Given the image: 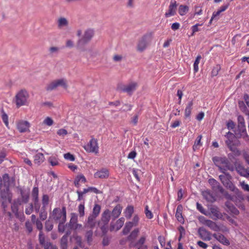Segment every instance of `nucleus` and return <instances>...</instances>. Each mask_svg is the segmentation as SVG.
<instances>
[{"mask_svg": "<svg viewBox=\"0 0 249 249\" xmlns=\"http://www.w3.org/2000/svg\"><path fill=\"white\" fill-rule=\"evenodd\" d=\"M215 165L218 167L220 172L225 173L227 170L232 171L233 167L226 157H214L212 159Z\"/></svg>", "mask_w": 249, "mask_h": 249, "instance_id": "7ed1b4c3", "label": "nucleus"}, {"mask_svg": "<svg viewBox=\"0 0 249 249\" xmlns=\"http://www.w3.org/2000/svg\"><path fill=\"white\" fill-rule=\"evenodd\" d=\"M145 214L146 217H147L148 219H151L153 217V213L150 210H148V207L147 205L145 207Z\"/></svg>", "mask_w": 249, "mask_h": 249, "instance_id": "864d4df0", "label": "nucleus"}, {"mask_svg": "<svg viewBox=\"0 0 249 249\" xmlns=\"http://www.w3.org/2000/svg\"><path fill=\"white\" fill-rule=\"evenodd\" d=\"M69 26V21L64 17H60L57 20V27L59 29H61Z\"/></svg>", "mask_w": 249, "mask_h": 249, "instance_id": "5701e85b", "label": "nucleus"}, {"mask_svg": "<svg viewBox=\"0 0 249 249\" xmlns=\"http://www.w3.org/2000/svg\"><path fill=\"white\" fill-rule=\"evenodd\" d=\"M92 230H89L87 231L86 234V237L87 238V241L89 245H91V243L92 241Z\"/></svg>", "mask_w": 249, "mask_h": 249, "instance_id": "79ce46f5", "label": "nucleus"}, {"mask_svg": "<svg viewBox=\"0 0 249 249\" xmlns=\"http://www.w3.org/2000/svg\"><path fill=\"white\" fill-rule=\"evenodd\" d=\"M152 34L147 33L144 35L139 40H138L137 49L140 53L145 50L146 47L150 44L152 40Z\"/></svg>", "mask_w": 249, "mask_h": 249, "instance_id": "423d86ee", "label": "nucleus"}, {"mask_svg": "<svg viewBox=\"0 0 249 249\" xmlns=\"http://www.w3.org/2000/svg\"><path fill=\"white\" fill-rule=\"evenodd\" d=\"M136 225L132 224L130 222H127L125 223L124 227L123 228L122 233L124 235L128 234L133 227Z\"/></svg>", "mask_w": 249, "mask_h": 249, "instance_id": "c85d7f7f", "label": "nucleus"}, {"mask_svg": "<svg viewBox=\"0 0 249 249\" xmlns=\"http://www.w3.org/2000/svg\"><path fill=\"white\" fill-rule=\"evenodd\" d=\"M0 197L2 199V206L4 211H5V209L7 207L8 203H11V199H12V194L10 192V189L8 186L2 185V179L0 177Z\"/></svg>", "mask_w": 249, "mask_h": 249, "instance_id": "f03ea898", "label": "nucleus"}, {"mask_svg": "<svg viewBox=\"0 0 249 249\" xmlns=\"http://www.w3.org/2000/svg\"><path fill=\"white\" fill-rule=\"evenodd\" d=\"M221 13H222V12L218 10H217L216 12H214L213 13V14H212V16L211 17V20H213L214 19H217L218 18L217 17L219 16Z\"/></svg>", "mask_w": 249, "mask_h": 249, "instance_id": "69168bd1", "label": "nucleus"}, {"mask_svg": "<svg viewBox=\"0 0 249 249\" xmlns=\"http://www.w3.org/2000/svg\"><path fill=\"white\" fill-rule=\"evenodd\" d=\"M133 212V207L131 205L128 206L126 208H125L124 212L125 217L127 219H129L130 217H132Z\"/></svg>", "mask_w": 249, "mask_h": 249, "instance_id": "c756f323", "label": "nucleus"}, {"mask_svg": "<svg viewBox=\"0 0 249 249\" xmlns=\"http://www.w3.org/2000/svg\"><path fill=\"white\" fill-rule=\"evenodd\" d=\"M210 213L212 215V218L213 219L217 220L220 219L223 217V215L221 212H220L219 209L215 206L211 207L209 209Z\"/></svg>", "mask_w": 249, "mask_h": 249, "instance_id": "a211bd4d", "label": "nucleus"}, {"mask_svg": "<svg viewBox=\"0 0 249 249\" xmlns=\"http://www.w3.org/2000/svg\"><path fill=\"white\" fill-rule=\"evenodd\" d=\"M235 170L242 177H246L247 176V171L241 165H235Z\"/></svg>", "mask_w": 249, "mask_h": 249, "instance_id": "473e14b6", "label": "nucleus"}, {"mask_svg": "<svg viewBox=\"0 0 249 249\" xmlns=\"http://www.w3.org/2000/svg\"><path fill=\"white\" fill-rule=\"evenodd\" d=\"M177 4L176 0H171L170 5L168 7V10L165 14L166 18L174 16L176 14Z\"/></svg>", "mask_w": 249, "mask_h": 249, "instance_id": "2eb2a0df", "label": "nucleus"}, {"mask_svg": "<svg viewBox=\"0 0 249 249\" xmlns=\"http://www.w3.org/2000/svg\"><path fill=\"white\" fill-rule=\"evenodd\" d=\"M137 86V83L133 82L128 85H120L118 86L117 89L120 92H126L131 95L132 92L136 90Z\"/></svg>", "mask_w": 249, "mask_h": 249, "instance_id": "6e6552de", "label": "nucleus"}, {"mask_svg": "<svg viewBox=\"0 0 249 249\" xmlns=\"http://www.w3.org/2000/svg\"><path fill=\"white\" fill-rule=\"evenodd\" d=\"M56 133H57V134L59 136L64 137L67 134V131L64 128H61V129H59L57 131V132H56Z\"/></svg>", "mask_w": 249, "mask_h": 249, "instance_id": "052dcab7", "label": "nucleus"}, {"mask_svg": "<svg viewBox=\"0 0 249 249\" xmlns=\"http://www.w3.org/2000/svg\"><path fill=\"white\" fill-rule=\"evenodd\" d=\"M97 216V215H89L88 217L86 227L91 229L94 228L95 225V219Z\"/></svg>", "mask_w": 249, "mask_h": 249, "instance_id": "b1692460", "label": "nucleus"}, {"mask_svg": "<svg viewBox=\"0 0 249 249\" xmlns=\"http://www.w3.org/2000/svg\"><path fill=\"white\" fill-rule=\"evenodd\" d=\"M109 176V172L107 169L105 168L97 170L94 174L95 178H107Z\"/></svg>", "mask_w": 249, "mask_h": 249, "instance_id": "dca6fc26", "label": "nucleus"}, {"mask_svg": "<svg viewBox=\"0 0 249 249\" xmlns=\"http://www.w3.org/2000/svg\"><path fill=\"white\" fill-rule=\"evenodd\" d=\"M71 218L70 220V223L71 225H74V224L77 223V215L76 213H71Z\"/></svg>", "mask_w": 249, "mask_h": 249, "instance_id": "de8ad7c7", "label": "nucleus"}, {"mask_svg": "<svg viewBox=\"0 0 249 249\" xmlns=\"http://www.w3.org/2000/svg\"><path fill=\"white\" fill-rule=\"evenodd\" d=\"M201 58V56L200 55H198L196 56V60H195L194 63V71L195 72H196L197 71H198V64Z\"/></svg>", "mask_w": 249, "mask_h": 249, "instance_id": "37998d69", "label": "nucleus"}, {"mask_svg": "<svg viewBox=\"0 0 249 249\" xmlns=\"http://www.w3.org/2000/svg\"><path fill=\"white\" fill-rule=\"evenodd\" d=\"M140 232V230L138 228L135 229L132 232H130V235L127 237V240L129 241H132L135 239V238L137 237L139 232Z\"/></svg>", "mask_w": 249, "mask_h": 249, "instance_id": "c9c22d12", "label": "nucleus"}, {"mask_svg": "<svg viewBox=\"0 0 249 249\" xmlns=\"http://www.w3.org/2000/svg\"><path fill=\"white\" fill-rule=\"evenodd\" d=\"M84 149L89 153L97 154L99 153V146H98L97 141L94 138H92L84 147Z\"/></svg>", "mask_w": 249, "mask_h": 249, "instance_id": "9d476101", "label": "nucleus"}, {"mask_svg": "<svg viewBox=\"0 0 249 249\" xmlns=\"http://www.w3.org/2000/svg\"><path fill=\"white\" fill-rule=\"evenodd\" d=\"M227 137L228 140L226 141V143L229 148L230 151H232V153L235 156H239L241 154V152L238 148L235 147L234 146H238L240 144L239 141H237L234 143L232 142V139H235L234 134L232 133L229 132L227 133Z\"/></svg>", "mask_w": 249, "mask_h": 249, "instance_id": "39448f33", "label": "nucleus"}, {"mask_svg": "<svg viewBox=\"0 0 249 249\" xmlns=\"http://www.w3.org/2000/svg\"><path fill=\"white\" fill-rule=\"evenodd\" d=\"M44 160V157L42 153H38L34 156V163L38 165L42 163Z\"/></svg>", "mask_w": 249, "mask_h": 249, "instance_id": "393cba45", "label": "nucleus"}, {"mask_svg": "<svg viewBox=\"0 0 249 249\" xmlns=\"http://www.w3.org/2000/svg\"><path fill=\"white\" fill-rule=\"evenodd\" d=\"M112 215L110 214V211L108 209H106L102 214L101 222L104 225H107Z\"/></svg>", "mask_w": 249, "mask_h": 249, "instance_id": "aec40b11", "label": "nucleus"}, {"mask_svg": "<svg viewBox=\"0 0 249 249\" xmlns=\"http://www.w3.org/2000/svg\"><path fill=\"white\" fill-rule=\"evenodd\" d=\"M202 23H201V24L196 23L195 25L192 26V27H191L192 33H191V36H194L196 33L197 32H199V29L198 28V27L202 26Z\"/></svg>", "mask_w": 249, "mask_h": 249, "instance_id": "a18cd8bd", "label": "nucleus"}, {"mask_svg": "<svg viewBox=\"0 0 249 249\" xmlns=\"http://www.w3.org/2000/svg\"><path fill=\"white\" fill-rule=\"evenodd\" d=\"M125 219L124 217H120L116 222H111L110 224L109 230L111 231H117L122 228L124 223Z\"/></svg>", "mask_w": 249, "mask_h": 249, "instance_id": "ddd939ff", "label": "nucleus"}, {"mask_svg": "<svg viewBox=\"0 0 249 249\" xmlns=\"http://www.w3.org/2000/svg\"><path fill=\"white\" fill-rule=\"evenodd\" d=\"M122 211V207L120 204H118L114 207L111 213V215L113 219H115L119 217L121 212Z\"/></svg>", "mask_w": 249, "mask_h": 249, "instance_id": "412c9836", "label": "nucleus"}, {"mask_svg": "<svg viewBox=\"0 0 249 249\" xmlns=\"http://www.w3.org/2000/svg\"><path fill=\"white\" fill-rule=\"evenodd\" d=\"M61 86L64 89H67L68 85L66 79H58L54 80L49 84H47L46 87V89L48 91H51L53 89H56L58 87Z\"/></svg>", "mask_w": 249, "mask_h": 249, "instance_id": "0eeeda50", "label": "nucleus"}, {"mask_svg": "<svg viewBox=\"0 0 249 249\" xmlns=\"http://www.w3.org/2000/svg\"><path fill=\"white\" fill-rule=\"evenodd\" d=\"M145 242V237L144 236H142L140 237V239L138 240L137 243L135 244V247H139L144 246L143 244Z\"/></svg>", "mask_w": 249, "mask_h": 249, "instance_id": "6e6d98bb", "label": "nucleus"}, {"mask_svg": "<svg viewBox=\"0 0 249 249\" xmlns=\"http://www.w3.org/2000/svg\"><path fill=\"white\" fill-rule=\"evenodd\" d=\"M33 212V204L32 203H31L28 207L26 208L25 209V213L27 215L30 214L31 213H32Z\"/></svg>", "mask_w": 249, "mask_h": 249, "instance_id": "4d7b16f0", "label": "nucleus"}, {"mask_svg": "<svg viewBox=\"0 0 249 249\" xmlns=\"http://www.w3.org/2000/svg\"><path fill=\"white\" fill-rule=\"evenodd\" d=\"M53 225L50 219L46 221L45 222V229L47 231H50L53 229Z\"/></svg>", "mask_w": 249, "mask_h": 249, "instance_id": "a19ab883", "label": "nucleus"}, {"mask_svg": "<svg viewBox=\"0 0 249 249\" xmlns=\"http://www.w3.org/2000/svg\"><path fill=\"white\" fill-rule=\"evenodd\" d=\"M61 248L62 249H67V241L66 237L63 236L61 240Z\"/></svg>", "mask_w": 249, "mask_h": 249, "instance_id": "5fc2aeb1", "label": "nucleus"}, {"mask_svg": "<svg viewBox=\"0 0 249 249\" xmlns=\"http://www.w3.org/2000/svg\"><path fill=\"white\" fill-rule=\"evenodd\" d=\"M47 216V212L46 210V208L41 207L40 213H39V217L42 221L46 219Z\"/></svg>", "mask_w": 249, "mask_h": 249, "instance_id": "58836bf2", "label": "nucleus"}, {"mask_svg": "<svg viewBox=\"0 0 249 249\" xmlns=\"http://www.w3.org/2000/svg\"><path fill=\"white\" fill-rule=\"evenodd\" d=\"M113 61L114 62H120L123 59V56L121 54H115L112 58Z\"/></svg>", "mask_w": 249, "mask_h": 249, "instance_id": "bf43d9fd", "label": "nucleus"}, {"mask_svg": "<svg viewBox=\"0 0 249 249\" xmlns=\"http://www.w3.org/2000/svg\"><path fill=\"white\" fill-rule=\"evenodd\" d=\"M202 138L201 135H199L197 137L196 141H195L194 144L193 145V149L194 151H196L199 149V148L201 146V140Z\"/></svg>", "mask_w": 249, "mask_h": 249, "instance_id": "e433bc0d", "label": "nucleus"}, {"mask_svg": "<svg viewBox=\"0 0 249 249\" xmlns=\"http://www.w3.org/2000/svg\"><path fill=\"white\" fill-rule=\"evenodd\" d=\"M94 31L91 29H86L84 31V35L78 41V44H86L89 42L94 36Z\"/></svg>", "mask_w": 249, "mask_h": 249, "instance_id": "1a4fd4ad", "label": "nucleus"}, {"mask_svg": "<svg viewBox=\"0 0 249 249\" xmlns=\"http://www.w3.org/2000/svg\"><path fill=\"white\" fill-rule=\"evenodd\" d=\"M25 228L29 233H30L33 231V225H32L31 222L29 221H26Z\"/></svg>", "mask_w": 249, "mask_h": 249, "instance_id": "13d9d810", "label": "nucleus"}, {"mask_svg": "<svg viewBox=\"0 0 249 249\" xmlns=\"http://www.w3.org/2000/svg\"><path fill=\"white\" fill-rule=\"evenodd\" d=\"M64 158L66 160H69L71 161H74L75 160V158L74 157V155L72 154H71V153H67L65 154L64 155Z\"/></svg>", "mask_w": 249, "mask_h": 249, "instance_id": "8fccbe9b", "label": "nucleus"}, {"mask_svg": "<svg viewBox=\"0 0 249 249\" xmlns=\"http://www.w3.org/2000/svg\"><path fill=\"white\" fill-rule=\"evenodd\" d=\"M199 220L200 221L201 224L207 226L209 227V228L211 229V230L217 232L220 230L219 226H218L216 223L212 220L207 219L204 217H199Z\"/></svg>", "mask_w": 249, "mask_h": 249, "instance_id": "9b49d317", "label": "nucleus"}, {"mask_svg": "<svg viewBox=\"0 0 249 249\" xmlns=\"http://www.w3.org/2000/svg\"><path fill=\"white\" fill-rule=\"evenodd\" d=\"M78 212L80 217H83L85 215V206L84 202L79 204L78 207Z\"/></svg>", "mask_w": 249, "mask_h": 249, "instance_id": "4c0bfd02", "label": "nucleus"}, {"mask_svg": "<svg viewBox=\"0 0 249 249\" xmlns=\"http://www.w3.org/2000/svg\"><path fill=\"white\" fill-rule=\"evenodd\" d=\"M213 237L218 241L219 242L225 246H228L230 245L229 240L223 234L221 233H213Z\"/></svg>", "mask_w": 249, "mask_h": 249, "instance_id": "f3484780", "label": "nucleus"}, {"mask_svg": "<svg viewBox=\"0 0 249 249\" xmlns=\"http://www.w3.org/2000/svg\"><path fill=\"white\" fill-rule=\"evenodd\" d=\"M30 124L25 120H19L17 123V128L18 132L25 133L29 131Z\"/></svg>", "mask_w": 249, "mask_h": 249, "instance_id": "4468645a", "label": "nucleus"}, {"mask_svg": "<svg viewBox=\"0 0 249 249\" xmlns=\"http://www.w3.org/2000/svg\"><path fill=\"white\" fill-rule=\"evenodd\" d=\"M86 181V178H85L83 175L81 174L76 176L74 181V184L76 187L78 188L80 186V182L85 183Z\"/></svg>", "mask_w": 249, "mask_h": 249, "instance_id": "bb28decb", "label": "nucleus"}, {"mask_svg": "<svg viewBox=\"0 0 249 249\" xmlns=\"http://www.w3.org/2000/svg\"><path fill=\"white\" fill-rule=\"evenodd\" d=\"M20 195H21V199H19L21 201V203H26L28 202L29 200V193L25 192V191L21 189L20 190Z\"/></svg>", "mask_w": 249, "mask_h": 249, "instance_id": "72a5a7b5", "label": "nucleus"}, {"mask_svg": "<svg viewBox=\"0 0 249 249\" xmlns=\"http://www.w3.org/2000/svg\"><path fill=\"white\" fill-rule=\"evenodd\" d=\"M140 220V218H139L138 215H135L133 216L132 219V221H130L131 223L133 225L138 226L139 221Z\"/></svg>", "mask_w": 249, "mask_h": 249, "instance_id": "e2e57ef3", "label": "nucleus"}, {"mask_svg": "<svg viewBox=\"0 0 249 249\" xmlns=\"http://www.w3.org/2000/svg\"><path fill=\"white\" fill-rule=\"evenodd\" d=\"M189 11V7L188 6L181 4L178 7V12L179 15L184 16Z\"/></svg>", "mask_w": 249, "mask_h": 249, "instance_id": "f704fd0d", "label": "nucleus"}, {"mask_svg": "<svg viewBox=\"0 0 249 249\" xmlns=\"http://www.w3.org/2000/svg\"><path fill=\"white\" fill-rule=\"evenodd\" d=\"M51 219L56 222L62 221V223H65L66 221V207H62V209L59 208L53 209V212L49 217V219Z\"/></svg>", "mask_w": 249, "mask_h": 249, "instance_id": "20e7f679", "label": "nucleus"}, {"mask_svg": "<svg viewBox=\"0 0 249 249\" xmlns=\"http://www.w3.org/2000/svg\"><path fill=\"white\" fill-rule=\"evenodd\" d=\"M192 106H193V101H191L187 104L185 110V116L186 118L191 116Z\"/></svg>", "mask_w": 249, "mask_h": 249, "instance_id": "2f4dec72", "label": "nucleus"}, {"mask_svg": "<svg viewBox=\"0 0 249 249\" xmlns=\"http://www.w3.org/2000/svg\"><path fill=\"white\" fill-rule=\"evenodd\" d=\"M178 230L180 232V236H179L178 240L180 241L182 238V235L185 233V230L182 226H180L178 227Z\"/></svg>", "mask_w": 249, "mask_h": 249, "instance_id": "0e129e2a", "label": "nucleus"}, {"mask_svg": "<svg viewBox=\"0 0 249 249\" xmlns=\"http://www.w3.org/2000/svg\"><path fill=\"white\" fill-rule=\"evenodd\" d=\"M29 94L28 91L23 89H21L16 93L14 102L17 107L27 106L29 103Z\"/></svg>", "mask_w": 249, "mask_h": 249, "instance_id": "f257e3e1", "label": "nucleus"}, {"mask_svg": "<svg viewBox=\"0 0 249 249\" xmlns=\"http://www.w3.org/2000/svg\"><path fill=\"white\" fill-rule=\"evenodd\" d=\"M220 70V67L219 65H216L215 67H214L212 71V76L213 77L217 76Z\"/></svg>", "mask_w": 249, "mask_h": 249, "instance_id": "603ef678", "label": "nucleus"}, {"mask_svg": "<svg viewBox=\"0 0 249 249\" xmlns=\"http://www.w3.org/2000/svg\"><path fill=\"white\" fill-rule=\"evenodd\" d=\"M32 197L33 198V200H36V201L38 199V188L37 187H34L32 190Z\"/></svg>", "mask_w": 249, "mask_h": 249, "instance_id": "c03bdc74", "label": "nucleus"}, {"mask_svg": "<svg viewBox=\"0 0 249 249\" xmlns=\"http://www.w3.org/2000/svg\"><path fill=\"white\" fill-rule=\"evenodd\" d=\"M49 203V196L48 195H44L42 196V204L44 208H46Z\"/></svg>", "mask_w": 249, "mask_h": 249, "instance_id": "3c124183", "label": "nucleus"}, {"mask_svg": "<svg viewBox=\"0 0 249 249\" xmlns=\"http://www.w3.org/2000/svg\"><path fill=\"white\" fill-rule=\"evenodd\" d=\"M183 95V93H182V91L180 89H178V92H177V96H178V104L179 105L181 104V98Z\"/></svg>", "mask_w": 249, "mask_h": 249, "instance_id": "680f3d73", "label": "nucleus"}, {"mask_svg": "<svg viewBox=\"0 0 249 249\" xmlns=\"http://www.w3.org/2000/svg\"><path fill=\"white\" fill-rule=\"evenodd\" d=\"M223 174L224 175H221L219 176L220 180L221 181L222 184H223L224 186L229 187L230 189H232V187H234V186L230 181L231 179V176H230V174L226 173V172H225V173Z\"/></svg>", "mask_w": 249, "mask_h": 249, "instance_id": "f8f14e48", "label": "nucleus"}, {"mask_svg": "<svg viewBox=\"0 0 249 249\" xmlns=\"http://www.w3.org/2000/svg\"><path fill=\"white\" fill-rule=\"evenodd\" d=\"M226 206L229 212L235 215H237L239 214V211L236 209L234 205L229 202L226 203Z\"/></svg>", "mask_w": 249, "mask_h": 249, "instance_id": "a878e982", "label": "nucleus"}, {"mask_svg": "<svg viewBox=\"0 0 249 249\" xmlns=\"http://www.w3.org/2000/svg\"><path fill=\"white\" fill-rule=\"evenodd\" d=\"M43 123L44 124L50 126L53 125V120L51 117H47Z\"/></svg>", "mask_w": 249, "mask_h": 249, "instance_id": "49530a36", "label": "nucleus"}, {"mask_svg": "<svg viewBox=\"0 0 249 249\" xmlns=\"http://www.w3.org/2000/svg\"><path fill=\"white\" fill-rule=\"evenodd\" d=\"M198 232L199 237L202 240L209 241L211 240V236L209 231L202 228H199Z\"/></svg>", "mask_w": 249, "mask_h": 249, "instance_id": "6ab92c4d", "label": "nucleus"}, {"mask_svg": "<svg viewBox=\"0 0 249 249\" xmlns=\"http://www.w3.org/2000/svg\"><path fill=\"white\" fill-rule=\"evenodd\" d=\"M202 196L207 201L213 202L214 200V197L209 191L203 192Z\"/></svg>", "mask_w": 249, "mask_h": 249, "instance_id": "7c9ffc66", "label": "nucleus"}, {"mask_svg": "<svg viewBox=\"0 0 249 249\" xmlns=\"http://www.w3.org/2000/svg\"><path fill=\"white\" fill-rule=\"evenodd\" d=\"M180 27V24L178 22H175L171 25V28L173 31H176L177 30H178L179 28Z\"/></svg>", "mask_w": 249, "mask_h": 249, "instance_id": "338daca9", "label": "nucleus"}, {"mask_svg": "<svg viewBox=\"0 0 249 249\" xmlns=\"http://www.w3.org/2000/svg\"><path fill=\"white\" fill-rule=\"evenodd\" d=\"M100 210H101V207H100V205L95 204H94L93 209H92V213L90 215L98 216L99 215Z\"/></svg>", "mask_w": 249, "mask_h": 249, "instance_id": "ea45409f", "label": "nucleus"}, {"mask_svg": "<svg viewBox=\"0 0 249 249\" xmlns=\"http://www.w3.org/2000/svg\"><path fill=\"white\" fill-rule=\"evenodd\" d=\"M2 120L3 123H4L6 127L9 128L8 117L7 116V114H6L4 112H3L2 114Z\"/></svg>", "mask_w": 249, "mask_h": 249, "instance_id": "09e8293b", "label": "nucleus"}, {"mask_svg": "<svg viewBox=\"0 0 249 249\" xmlns=\"http://www.w3.org/2000/svg\"><path fill=\"white\" fill-rule=\"evenodd\" d=\"M240 185H241L243 190L249 192V186L248 184L245 183V182H240Z\"/></svg>", "mask_w": 249, "mask_h": 249, "instance_id": "774afa93", "label": "nucleus"}, {"mask_svg": "<svg viewBox=\"0 0 249 249\" xmlns=\"http://www.w3.org/2000/svg\"><path fill=\"white\" fill-rule=\"evenodd\" d=\"M21 204V201L19 199L14 201L13 203H12V205H11V209H12V211L13 213L16 214L18 213V206Z\"/></svg>", "mask_w": 249, "mask_h": 249, "instance_id": "cd10ccee", "label": "nucleus"}, {"mask_svg": "<svg viewBox=\"0 0 249 249\" xmlns=\"http://www.w3.org/2000/svg\"><path fill=\"white\" fill-rule=\"evenodd\" d=\"M182 207L181 204H179L177 207L176 217L178 219V221L180 222L181 224L184 223V218L182 215Z\"/></svg>", "mask_w": 249, "mask_h": 249, "instance_id": "4be33fe9", "label": "nucleus"}]
</instances>
